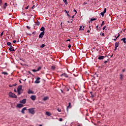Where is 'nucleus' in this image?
Masks as SVG:
<instances>
[{
  "label": "nucleus",
  "instance_id": "obj_1",
  "mask_svg": "<svg viewBox=\"0 0 126 126\" xmlns=\"http://www.w3.org/2000/svg\"><path fill=\"white\" fill-rule=\"evenodd\" d=\"M9 97H11V98H15V99H16V98H17V96L16 95H15V94L12 93V92L9 93Z\"/></svg>",
  "mask_w": 126,
  "mask_h": 126
},
{
  "label": "nucleus",
  "instance_id": "obj_2",
  "mask_svg": "<svg viewBox=\"0 0 126 126\" xmlns=\"http://www.w3.org/2000/svg\"><path fill=\"white\" fill-rule=\"evenodd\" d=\"M29 112L32 115H34L35 114V111H34V108L29 109Z\"/></svg>",
  "mask_w": 126,
  "mask_h": 126
},
{
  "label": "nucleus",
  "instance_id": "obj_3",
  "mask_svg": "<svg viewBox=\"0 0 126 126\" xmlns=\"http://www.w3.org/2000/svg\"><path fill=\"white\" fill-rule=\"evenodd\" d=\"M40 79H41V78L37 77L36 80L34 81V83H36V84L40 83V82H41V81H40Z\"/></svg>",
  "mask_w": 126,
  "mask_h": 126
},
{
  "label": "nucleus",
  "instance_id": "obj_4",
  "mask_svg": "<svg viewBox=\"0 0 126 126\" xmlns=\"http://www.w3.org/2000/svg\"><path fill=\"white\" fill-rule=\"evenodd\" d=\"M44 35H45V32H42L39 35V38L42 39L44 37Z\"/></svg>",
  "mask_w": 126,
  "mask_h": 126
},
{
  "label": "nucleus",
  "instance_id": "obj_5",
  "mask_svg": "<svg viewBox=\"0 0 126 126\" xmlns=\"http://www.w3.org/2000/svg\"><path fill=\"white\" fill-rule=\"evenodd\" d=\"M13 47L12 45L10 46V48H9V50L10 52H15V50L14 49V48H13Z\"/></svg>",
  "mask_w": 126,
  "mask_h": 126
},
{
  "label": "nucleus",
  "instance_id": "obj_6",
  "mask_svg": "<svg viewBox=\"0 0 126 126\" xmlns=\"http://www.w3.org/2000/svg\"><path fill=\"white\" fill-rule=\"evenodd\" d=\"M60 76H64V77H66V78H67L68 77V75H67V74H66V73L62 74Z\"/></svg>",
  "mask_w": 126,
  "mask_h": 126
},
{
  "label": "nucleus",
  "instance_id": "obj_7",
  "mask_svg": "<svg viewBox=\"0 0 126 126\" xmlns=\"http://www.w3.org/2000/svg\"><path fill=\"white\" fill-rule=\"evenodd\" d=\"M20 103L22 104H26V99H23L22 100H20Z\"/></svg>",
  "mask_w": 126,
  "mask_h": 126
},
{
  "label": "nucleus",
  "instance_id": "obj_8",
  "mask_svg": "<svg viewBox=\"0 0 126 126\" xmlns=\"http://www.w3.org/2000/svg\"><path fill=\"white\" fill-rule=\"evenodd\" d=\"M31 99H32V101H35L36 100V95H32Z\"/></svg>",
  "mask_w": 126,
  "mask_h": 126
},
{
  "label": "nucleus",
  "instance_id": "obj_9",
  "mask_svg": "<svg viewBox=\"0 0 126 126\" xmlns=\"http://www.w3.org/2000/svg\"><path fill=\"white\" fill-rule=\"evenodd\" d=\"M119 47V42L115 43V48L114 49V51H116L117 49Z\"/></svg>",
  "mask_w": 126,
  "mask_h": 126
},
{
  "label": "nucleus",
  "instance_id": "obj_10",
  "mask_svg": "<svg viewBox=\"0 0 126 126\" xmlns=\"http://www.w3.org/2000/svg\"><path fill=\"white\" fill-rule=\"evenodd\" d=\"M23 104H21V103H19L17 105V108H22V107H23Z\"/></svg>",
  "mask_w": 126,
  "mask_h": 126
},
{
  "label": "nucleus",
  "instance_id": "obj_11",
  "mask_svg": "<svg viewBox=\"0 0 126 126\" xmlns=\"http://www.w3.org/2000/svg\"><path fill=\"white\" fill-rule=\"evenodd\" d=\"M21 89H22V86H19L17 88V91H21Z\"/></svg>",
  "mask_w": 126,
  "mask_h": 126
},
{
  "label": "nucleus",
  "instance_id": "obj_12",
  "mask_svg": "<svg viewBox=\"0 0 126 126\" xmlns=\"http://www.w3.org/2000/svg\"><path fill=\"white\" fill-rule=\"evenodd\" d=\"M27 109V108L26 107L23 108L22 109L21 113H22L23 114H25V112H24V111H26Z\"/></svg>",
  "mask_w": 126,
  "mask_h": 126
},
{
  "label": "nucleus",
  "instance_id": "obj_13",
  "mask_svg": "<svg viewBox=\"0 0 126 126\" xmlns=\"http://www.w3.org/2000/svg\"><path fill=\"white\" fill-rule=\"evenodd\" d=\"M68 108L70 109L71 108V103L70 102L68 103V106H67V111H68Z\"/></svg>",
  "mask_w": 126,
  "mask_h": 126
},
{
  "label": "nucleus",
  "instance_id": "obj_14",
  "mask_svg": "<svg viewBox=\"0 0 126 126\" xmlns=\"http://www.w3.org/2000/svg\"><path fill=\"white\" fill-rule=\"evenodd\" d=\"M105 58H106V57L104 56H99L98 58V60H103V59H105Z\"/></svg>",
  "mask_w": 126,
  "mask_h": 126
},
{
  "label": "nucleus",
  "instance_id": "obj_15",
  "mask_svg": "<svg viewBox=\"0 0 126 126\" xmlns=\"http://www.w3.org/2000/svg\"><path fill=\"white\" fill-rule=\"evenodd\" d=\"M28 94H34V92L29 90L28 92Z\"/></svg>",
  "mask_w": 126,
  "mask_h": 126
},
{
  "label": "nucleus",
  "instance_id": "obj_16",
  "mask_svg": "<svg viewBox=\"0 0 126 126\" xmlns=\"http://www.w3.org/2000/svg\"><path fill=\"white\" fill-rule=\"evenodd\" d=\"M7 6V3L5 2L3 5L4 9H5Z\"/></svg>",
  "mask_w": 126,
  "mask_h": 126
},
{
  "label": "nucleus",
  "instance_id": "obj_17",
  "mask_svg": "<svg viewBox=\"0 0 126 126\" xmlns=\"http://www.w3.org/2000/svg\"><path fill=\"white\" fill-rule=\"evenodd\" d=\"M126 38H123L121 39V41H123V42L124 43V44H126Z\"/></svg>",
  "mask_w": 126,
  "mask_h": 126
},
{
  "label": "nucleus",
  "instance_id": "obj_18",
  "mask_svg": "<svg viewBox=\"0 0 126 126\" xmlns=\"http://www.w3.org/2000/svg\"><path fill=\"white\" fill-rule=\"evenodd\" d=\"M46 115L47 116H49V117H50V116H51L52 115V114H51V113H50L49 112H46Z\"/></svg>",
  "mask_w": 126,
  "mask_h": 126
},
{
  "label": "nucleus",
  "instance_id": "obj_19",
  "mask_svg": "<svg viewBox=\"0 0 126 126\" xmlns=\"http://www.w3.org/2000/svg\"><path fill=\"white\" fill-rule=\"evenodd\" d=\"M40 31H43V32H45V27H42L40 29Z\"/></svg>",
  "mask_w": 126,
  "mask_h": 126
},
{
  "label": "nucleus",
  "instance_id": "obj_20",
  "mask_svg": "<svg viewBox=\"0 0 126 126\" xmlns=\"http://www.w3.org/2000/svg\"><path fill=\"white\" fill-rule=\"evenodd\" d=\"M48 99H49V97L45 96L43 98V101H46V100H48Z\"/></svg>",
  "mask_w": 126,
  "mask_h": 126
},
{
  "label": "nucleus",
  "instance_id": "obj_21",
  "mask_svg": "<svg viewBox=\"0 0 126 126\" xmlns=\"http://www.w3.org/2000/svg\"><path fill=\"white\" fill-rule=\"evenodd\" d=\"M124 77V75H123V74H120V79L121 80H123Z\"/></svg>",
  "mask_w": 126,
  "mask_h": 126
},
{
  "label": "nucleus",
  "instance_id": "obj_22",
  "mask_svg": "<svg viewBox=\"0 0 126 126\" xmlns=\"http://www.w3.org/2000/svg\"><path fill=\"white\" fill-rule=\"evenodd\" d=\"M1 74H4V75H8V73L7 72H2Z\"/></svg>",
  "mask_w": 126,
  "mask_h": 126
},
{
  "label": "nucleus",
  "instance_id": "obj_23",
  "mask_svg": "<svg viewBox=\"0 0 126 126\" xmlns=\"http://www.w3.org/2000/svg\"><path fill=\"white\" fill-rule=\"evenodd\" d=\"M79 30L81 31V30H84V26H83V29H82V26H80V28H79Z\"/></svg>",
  "mask_w": 126,
  "mask_h": 126
},
{
  "label": "nucleus",
  "instance_id": "obj_24",
  "mask_svg": "<svg viewBox=\"0 0 126 126\" xmlns=\"http://www.w3.org/2000/svg\"><path fill=\"white\" fill-rule=\"evenodd\" d=\"M95 20H97V19L96 18L91 19L90 21L91 22H92V21H95Z\"/></svg>",
  "mask_w": 126,
  "mask_h": 126
},
{
  "label": "nucleus",
  "instance_id": "obj_25",
  "mask_svg": "<svg viewBox=\"0 0 126 126\" xmlns=\"http://www.w3.org/2000/svg\"><path fill=\"white\" fill-rule=\"evenodd\" d=\"M63 2H64L66 5L67 4V0H63Z\"/></svg>",
  "mask_w": 126,
  "mask_h": 126
},
{
  "label": "nucleus",
  "instance_id": "obj_26",
  "mask_svg": "<svg viewBox=\"0 0 126 126\" xmlns=\"http://www.w3.org/2000/svg\"><path fill=\"white\" fill-rule=\"evenodd\" d=\"M100 15H101V16L102 17H104V15H105V13H103V12H102L101 13H100Z\"/></svg>",
  "mask_w": 126,
  "mask_h": 126
},
{
  "label": "nucleus",
  "instance_id": "obj_27",
  "mask_svg": "<svg viewBox=\"0 0 126 126\" xmlns=\"http://www.w3.org/2000/svg\"><path fill=\"white\" fill-rule=\"evenodd\" d=\"M44 47H46V45L43 44L42 45L40 46V48H44Z\"/></svg>",
  "mask_w": 126,
  "mask_h": 126
},
{
  "label": "nucleus",
  "instance_id": "obj_28",
  "mask_svg": "<svg viewBox=\"0 0 126 126\" xmlns=\"http://www.w3.org/2000/svg\"><path fill=\"white\" fill-rule=\"evenodd\" d=\"M107 11V9L105 8H104V11L102 12L103 13H106V12Z\"/></svg>",
  "mask_w": 126,
  "mask_h": 126
},
{
  "label": "nucleus",
  "instance_id": "obj_29",
  "mask_svg": "<svg viewBox=\"0 0 126 126\" xmlns=\"http://www.w3.org/2000/svg\"><path fill=\"white\" fill-rule=\"evenodd\" d=\"M36 25L39 26V25H40V22H37V23H36Z\"/></svg>",
  "mask_w": 126,
  "mask_h": 126
},
{
  "label": "nucleus",
  "instance_id": "obj_30",
  "mask_svg": "<svg viewBox=\"0 0 126 126\" xmlns=\"http://www.w3.org/2000/svg\"><path fill=\"white\" fill-rule=\"evenodd\" d=\"M105 25V23L104 21H102V24L101 25V27H102L103 26V25Z\"/></svg>",
  "mask_w": 126,
  "mask_h": 126
},
{
  "label": "nucleus",
  "instance_id": "obj_31",
  "mask_svg": "<svg viewBox=\"0 0 126 126\" xmlns=\"http://www.w3.org/2000/svg\"><path fill=\"white\" fill-rule=\"evenodd\" d=\"M18 95H20L21 94V91H17Z\"/></svg>",
  "mask_w": 126,
  "mask_h": 126
},
{
  "label": "nucleus",
  "instance_id": "obj_32",
  "mask_svg": "<svg viewBox=\"0 0 126 126\" xmlns=\"http://www.w3.org/2000/svg\"><path fill=\"white\" fill-rule=\"evenodd\" d=\"M7 45H8V46H10V45H11V43H10V42H8L7 43Z\"/></svg>",
  "mask_w": 126,
  "mask_h": 126
},
{
  "label": "nucleus",
  "instance_id": "obj_33",
  "mask_svg": "<svg viewBox=\"0 0 126 126\" xmlns=\"http://www.w3.org/2000/svg\"><path fill=\"white\" fill-rule=\"evenodd\" d=\"M41 68H42L41 67H39L37 69H36L37 71H39V70H40L41 69Z\"/></svg>",
  "mask_w": 126,
  "mask_h": 126
},
{
  "label": "nucleus",
  "instance_id": "obj_34",
  "mask_svg": "<svg viewBox=\"0 0 126 126\" xmlns=\"http://www.w3.org/2000/svg\"><path fill=\"white\" fill-rule=\"evenodd\" d=\"M90 93H91V97H92V98H94V95H93V94H92V92H91Z\"/></svg>",
  "mask_w": 126,
  "mask_h": 126
},
{
  "label": "nucleus",
  "instance_id": "obj_35",
  "mask_svg": "<svg viewBox=\"0 0 126 126\" xmlns=\"http://www.w3.org/2000/svg\"><path fill=\"white\" fill-rule=\"evenodd\" d=\"M32 71L33 72H37V70H36V69H33L32 70Z\"/></svg>",
  "mask_w": 126,
  "mask_h": 126
},
{
  "label": "nucleus",
  "instance_id": "obj_36",
  "mask_svg": "<svg viewBox=\"0 0 126 126\" xmlns=\"http://www.w3.org/2000/svg\"><path fill=\"white\" fill-rule=\"evenodd\" d=\"M57 110H58V112H62V110L60 109H59V108H58Z\"/></svg>",
  "mask_w": 126,
  "mask_h": 126
},
{
  "label": "nucleus",
  "instance_id": "obj_37",
  "mask_svg": "<svg viewBox=\"0 0 126 126\" xmlns=\"http://www.w3.org/2000/svg\"><path fill=\"white\" fill-rule=\"evenodd\" d=\"M1 3H2V0H0V5H1Z\"/></svg>",
  "mask_w": 126,
  "mask_h": 126
},
{
  "label": "nucleus",
  "instance_id": "obj_38",
  "mask_svg": "<svg viewBox=\"0 0 126 126\" xmlns=\"http://www.w3.org/2000/svg\"><path fill=\"white\" fill-rule=\"evenodd\" d=\"M64 12H65V13H67V14L68 13V12H69V11L67 12V11H66V10H64Z\"/></svg>",
  "mask_w": 126,
  "mask_h": 126
},
{
  "label": "nucleus",
  "instance_id": "obj_39",
  "mask_svg": "<svg viewBox=\"0 0 126 126\" xmlns=\"http://www.w3.org/2000/svg\"><path fill=\"white\" fill-rule=\"evenodd\" d=\"M68 48H69V49H70V48H71V45L70 44H69L68 46Z\"/></svg>",
  "mask_w": 126,
  "mask_h": 126
},
{
  "label": "nucleus",
  "instance_id": "obj_40",
  "mask_svg": "<svg viewBox=\"0 0 126 126\" xmlns=\"http://www.w3.org/2000/svg\"><path fill=\"white\" fill-rule=\"evenodd\" d=\"M56 68V67L54 66H52V69H55Z\"/></svg>",
  "mask_w": 126,
  "mask_h": 126
},
{
  "label": "nucleus",
  "instance_id": "obj_41",
  "mask_svg": "<svg viewBox=\"0 0 126 126\" xmlns=\"http://www.w3.org/2000/svg\"><path fill=\"white\" fill-rule=\"evenodd\" d=\"M2 35H3V32H2L1 34H0V36L1 37V36H2Z\"/></svg>",
  "mask_w": 126,
  "mask_h": 126
},
{
  "label": "nucleus",
  "instance_id": "obj_42",
  "mask_svg": "<svg viewBox=\"0 0 126 126\" xmlns=\"http://www.w3.org/2000/svg\"><path fill=\"white\" fill-rule=\"evenodd\" d=\"M97 30H98V31H100V30H101V28H97V29H96Z\"/></svg>",
  "mask_w": 126,
  "mask_h": 126
},
{
  "label": "nucleus",
  "instance_id": "obj_43",
  "mask_svg": "<svg viewBox=\"0 0 126 126\" xmlns=\"http://www.w3.org/2000/svg\"><path fill=\"white\" fill-rule=\"evenodd\" d=\"M59 121H60V122H63V119L62 118H60L59 119Z\"/></svg>",
  "mask_w": 126,
  "mask_h": 126
},
{
  "label": "nucleus",
  "instance_id": "obj_44",
  "mask_svg": "<svg viewBox=\"0 0 126 126\" xmlns=\"http://www.w3.org/2000/svg\"><path fill=\"white\" fill-rule=\"evenodd\" d=\"M73 11H74V12H76L75 14H76V13H77V11H76V10L74 9V10H73Z\"/></svg>",
  "mask_w": 126,
  "mask_h": 126
},
{
  "label": "nucleus",
  "instance_id": "obj_45",
  "mask_svg": "<svg viewBox=\"0 0 126 126\" xmlns=\"http://www.w3.org/2000/svg\"><path fill=\"white\" fill-rule=\"evenodd\" d=\"M36 126H43V125L42 124H40V125H38V124H36Z\"/></svg>",
  "mask_w": 126,
  "mask_h": 126
},
{
  "label": "nucleus",
  "instance_id": "obj_46",
  "mask_svg": "<svg viewBox=\"0 0 126 126\" xmlns=\"http://www.w3.org/2000/svg\"><path fill=\"white\" fill-rule=\"evenodd\" d=\"M106 26H105L103 28V30H105V29H106Z\"/></svg>",
  "mask_w": 126,
  "mask_h": 126
},
{
  "label": "nucleus",
  "instance_id": "obj_47",
  "mask_svg": "<svg viewBox=\"0 0 126 126\" xmlns=\"http://www.w3.org/2000/svg\"><path fill=\"white\" fill-rule=\"evenodd\" d=\"M83 4H84V5H85V4H87V2H84Z\"/></svg>",
  "mask_w": 126,
  "mask_h": 126
},
{
  "label": "nucleus",
  "instance_id": "obj_48",
  "mask_svg": "<svg viewBox=\"0 0 126 126\" xmlns=\"http://www.w3.org/2000/svg\"><path fill=\"white\" fill-rule=\"evenodd\" d=\"M25 8L26 9H28V8H29V6H27Z\"/></svg>",
  "mask_w": 126,
  "mask_h": 126
},
{
  "label": "nucleus",
  "instance_id": "obj_49",
  "mask_svg": "<svg viewBox=\"0 0 126 126\" xmlns=\"http://www.w3.org/2000/svg\"><path fill=\"white\" fill-rule=\"evenodd\" d=\"M108 63V61H105L104 62V63Z\"/></svg>",
  "mask_w": 126,
  "mask_h": 126
},
{
  "label": "nucleus",
  "instance_id": "obj_50",
  "mask_svg": "<svg viewBox=\"0 0 126 126\" xmlns=\"http://www.w3.org/2000/svg\"><path fill=\"white\" fill-rule=\"evenodd\" d=\"M67 15L68 17H70V16L69 15V14H68V13H67Z\"/></svg>",
  "mask_w": 126,
  "mask_h": 126
},
{
  "label": "nucleus",
  "instance_id": "obj_51",
  "mask_svg": "<svg viewBox=\"0 0 126 126\" xmlns=\"http://www.w3.org/2000/svg\"><path fill=\"white\" fill-rule=\"evenodd\" d=\"M27 28L28 29H30V27L29 26H27Z\"/></svg>",
  "mask_w": 126,
  "mask_h": 126
},
{
  "label": "nucleus",
  "instance_id": "obj_52",
  "mask_svg": "<svg viewBox=\"0 0 126 126\" xmlns=\"http://www.w3.org/2000/svg\"><path fill=\"white\" fill-rule=\"evenodd\" d=\"M119 37H120V33H118V35L116 38L118 39V38H119Z\"/></svg>",
  "mask_w": 126,
  "mask_h": 126
},
{
  "label": "nucleus",
  "instance_id": "obj_53",
  "mask_svg": "<svg viewBox=\"0 0 126 126\" xmlns=\"http://www.w3.org/2000/svg\"><path fill=\"white\" fill-rule=\"evenodd\" d=\"M16 85H17V84H13L12 86H16Z\"/></svg>",
  "mask_w": 126,
  "mask_h": 126
},
{
  "label": "nucleus",
  "instance_id": "obj_54",
  "mask_svg": "<svg viewBox=\"0 0 126 126\" xmlns=\"http://www.w3.org/2000/svg\"><path fill=\"white\" fill-rule=\"evenodd\" d=\"M13 43H16V40H13Z\"/></svg>",
  "mask_w": 126,
  "mask_h": 126
},
{
  "label": "nucleus",
  "instance_id": "obj_55",
  "mask_svg": "<svg viewBox=\"0 0 126 126\" xmlns=\"http://www.w3.org/2000/svg\"><path fill=\"white\" fill-rule=\"evenodd\" d=\"M13 86L11 85H9V87H12Z\"/></svg>",
  "mask_w": 126,
  "mask_h": 126
},
{
  "label": "nucleus",
  "instance_id": "obj_56",
  "mask_svg": "<svg viewBox=\"0 0 126 126\" xmlns=\"http://www.w3.org/2000/svg\"><path fill=\"white\" fill-rule=\"evenodd\" d=\"M68 41H70V39H67V40H66V42H68Z\"/></svg>",
  "mask_w": 126,
  "mask_h": 126
},
{
  "label": "nucleus",
  "instance_id": "obj_57",
  "mask_svg": "<svg viewBox=\"0 0 126 126\" xmlns=\"http://www.w3.org/2000/svg\"><path fill=\"white\" fill-rule=\"evenodd\" d=\"M32 34H36V32H32Z\"/></svg>",
  "mask_w": 126,
  "mask_h": 126
},
{
  "label": "nucleus",
  "instance_id": "obj_58",
  "mask_svg": "<svg viewBox=\"0 0 126 126\" xmlns=\"http://www.w3.org/2000/svg\"><path fill=\"white\" fill-rule=\"evenodd\" d=\"M122 71L123 72H125V71H126V69H124Z\"/></svg>",
  "mask_w": 126,
  "mask_h": 126
},
{
  "label": "nucleus",
  "instance_id": "obj_59",
  "mask_svg": "<svg viewBox=\"0 0 126 126\" xmlns=\"http://www.w3.org/2000/svg\"><path fill=\"white\" fill-rule=\"evenodd\" d=\"M118 38L116 37L115 39H113L114 41H116Z\"/></svg>",
  "mask_w": 126,
  "mask_h": 126
},
{
  "label": "nucleus",
  "instance_id": "obj_60",
  "mask_svg": "<svg viewBox=\"0 0 126 126\" xmlns=\"http://www.w3.org/2000/svg\"><path fill=\"white\" fill-rule=\"evenodd\" d=\"M87 32H88V33H90V31L88 30Z\"/></svg>",
  "mask_w": 126,
  "mask_h": 126
},
{
  "label": "nucleus",
  "instance_id": "obj_61",
  "mask_svg": "<svg viewBox=\"0 0 126 126\" xmlns=\"http://www.w3.org/2000/svg\"><path fill=\"white\" fill-rule=\"evenodd\" d=\"M104 35H105V33H102L101 34V35H102V36H104Z\"/></svg>",
  "mask_w": 126,
  "mask_h": 126
},
{
  "label": "nucleus",
  "instance_id": "obj_62",
  "mask_svg": "<svg viewBox=\"0 0 126 126\" xmlns=\"http://www.w3.org/2000/svg\"><path fill=\"white\" fill-rule=\"evenodd\" d=\"M34 6H35V5H33V6L32 7V9H33V8H34Z\"/></svg>",
  "mask_w": 126,
  "mask_h": 126
},
{
  "label": "nucleus",
  "instance_id": "obj_63",
  "mask_svg": "<svg viewBox=\"0 0 126 126\" xmlns=\"http://www.w3.org/2000/svg\"><path fill=\"white\" fill-rule=\"evenodd\" d=\"M72 18H74V15H73V16H72Z\"/></svg>",
  "mask_w": 126,
  "mask_h": 126
},
{
  "label": "nucleus",
  "instance_id": "obj_64",
  "mask_svg": "<svg viewBox=\"0 0 126 126\" xmlns=\"http://www.w3.org/2000/svg\"><path fill=\"white\" fill-rule=\"evenodd\" d=\"M96 27L97 29H98V28L99 27V26H97Z\"/></svg>",
  "mask_w": 126,
  "mask_h": 126
}]
</instances>
